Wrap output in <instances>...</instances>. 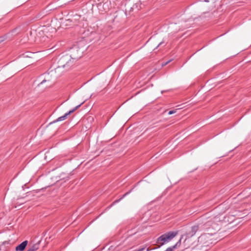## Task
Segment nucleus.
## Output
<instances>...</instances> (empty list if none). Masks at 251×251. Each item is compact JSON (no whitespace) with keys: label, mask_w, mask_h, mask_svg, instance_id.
Here are the masks:
<instances>
[{"label":"nucleus","mask_w":251,"mask_h":251,"mask_svg":"<svg viewBox=\"0 0 251 251\" xmlns=\"http://www.w3.org/2000/svg\"><path fill=\"white\" fill-rule=\"evenodd\" d=\"M46 81V80L45 79H44L40 83V84H43V83H44Z\"/></svg>","instance_id":"13"},{"label":"nucleus","mask_w":251,"mask_h":251,"mask_svg":"<svg viewBox=\"0 0 251 251\" xmlns=\"http://www.w3.org/2000/svg\"><path fill=\"white\" fill-rule=\"evenodd\" d=\"M27 243L28 241L26 240L23 242L21 244L16 247V250L17 251H23L27 246Z\"/></svg>","instance_id":"6"},{"label":"nucleus","mask_w":251,"mask_h":251,"mask_svg":"<svg viewBox=\"0 0 251 251\" xmlns=\"http://www.w3.org/2000/svg\"><path fill=\"white\" fill-rule=\"evenodd\" d=\"M5 38L4 37H0V44L5 40Z\"/></svg>","instance_id":"11"},{"label":"nucleus","mask_w":251,"mask_h":251,"mask_svg":"<svg viewBox=\"0 0 251 251\" xmlns=\"http://www.w3.org/2000/svg\"><path fill=\"white\" fill-rule=\"evenodd\" d=\"M183 239V236H182L179 240L173 246L168 248L165 251H173L176 248L180 246L181 244V240Z\"/></svg>","instance_id":"7"},{"label":"nucleus","mask_w":251,"mask_h":251,"mask_svg":"<svg viewBox=\"0 0 251 251\" xmlns=\"http://www.w3.org/2000/svg\"><path fill=\"white\" fill-rule=\"evenodd\" d=\"M179 109H173L172 110H170V111H168L167 110H166L164 112V114L167 113L168 115H172V114H176V113L177 110H179Z\"/></svg>","instance_id":"9"},{"label":"nucleus","mask_w":251,"mask_h":251,"mask_svg":"<svg viewBox=\"0 0 251 251\" xmlns=\"http://www.w3.org/2000/svg\"><path fill=\"white\" fill-rule=\"evenodd\" d=\"M129 192H128L126 193V194H125L123 195V196L121 198H120V199H119V200H117L113 202V204H114V203H117V202H118L119 201H121V200H122L124 197H125L126 195H127V194H129Z\"/></svg>","instance_id":"10"},{"label":"nucleus","mask_w":251,"mask_h":251,"mask_svg":"<svg viewBox=\"0 0 251 251\" xmlns=\"http://www.w3.org/2000/svg\"><path fill=\"white\" fill-rule=\"evenodd\" d=\"M177 232L170 231L166 233L160 237L156 240V243L159 244V247L163 246L165 244L168 243L172 240L176 235Z\"/></svg>","instance_id":"1"},{"label":"nucleus","mask_w":251,"mask_h":251,"mask_svg":"<svg viewBox=\"0 0 251 251\" xmlns=\"http://www.w3.org/2000/svg\"><path fill=\"white\" fill-rule=\"evenodd\" d=\"M88 120L91 121V120H93V118L91 116H89L88 118Z\"/></svg>","instance_id":"12"},{"label":"nucleus","mask_w":251,"mask_h":251,"mask_svg":"<svg viewBox=\"0 0 251 251\" xmlns=\"http://www.w3.org/2000/svg\"><path fill=\"white\" fill-rule=\"evenodd\" d=\"M199 227L198 225H194V226L191 227V230L187 232L185 235H183V238L185 236V239L184 242H185L186 241L193 236L197 231L199 230Z\"/></svg>","instance_id":"4"},{"label":"nucleus","mask_w":251,"mask_h":251,"mask_svg":"<svg viewBox=\"0 0 251 251\" xmlns=\"http://www.w3.org/2000/svg\"><path fill=\"white\" fill-rule=\"evenodd\" d=\"M39 244L36 243L33 245L27 251H36L39 249Z\"/></svg>","instance_id":"8"},{"label":"nucleus","mask_w":251,"mask_h":251,"mask_svg":"<svg viewBox=\"0 0 251 251\" xmlns=\"http://www.w3.org/2000/svg\"><path fill=\"white\" fill-rule=\"evenodd\" d=\"M162 42H160V43L159 44V46L161 44H162Z\"/></svg>","instance_id":"16"},{"label":"nucleus","mask_w":251,"mask_h":251,"mask_svg":"<svg viewBox=\"0 0 251 251\" xmlns=\"http://www.w3.org/2000/svg\"><path fill=\"white\" fill-rule=\"evenodd\" d=\"M169 62H170V61L166 62L164 64H163V65H165L167 64Z\"/></svg>","instance_id":"14"},{"label":"nucleus","mask_w":251,"mask_h":251,"mask_svg":"<svg viewBox=\"0 0 251 251\" xmlns=\"http://www.w3.org/2000/svg\"><path fill=\"white\" fill-rule=\"evenodd\" d=\"M80 105H81V104H79V105L76 106L73 109H72V110L69 111L68 112L65 113L63 116H61V117L58 118L56 120L53 121L52 122H50L49 124V125H51L52 124L55 123L56 122L62 121H64V120L67 119L68 116L69 115H70L71 114L73 113L75 111Z\"/></svg>","instance_id":"5"},{"label":"nucleus","mask_w":251,"mask_h":251,"mask_svg":"<svg viewBox=\"0 0 251 251\" xmlns=\"http://www.w3.org/2000/svg\"><path fill=\"white\" fill-rule=\"evenodd\" d=\"M151 249H150V248H147V251H151Z\"/></svg>","instance_id":"15"},{"label":"nucleus","mask_w":251,"mask_h":251,"mask_svg":"<svg viewBox=\"0 0 251 251\" xmlns=\"http://www.w3.org/2000/svg\"><path fill=\"white\" fill-rule=\"evenodd\" d=\"M211 236L212 234L209 233L203 234L199 237L198 242L205 246H208L213 243Z\"/></svg>","instance_id":"3"},{"label":"nucleus","mask_w":251,"mask_h":251,"mask_svg":"<svg viewBox=\"0 0 251 251\" xmlns=\"http://www.w3.org/2000/svg\"><path fill=\"white\" fill-rule=\"evenodd\" d=\"M59 63L60 65L59 67H62V68H66L69 69L75 63L74 59H73L70 56H65L61 57L59 60Z\"/></svg>","instance_id":"2"}]
</instances>
